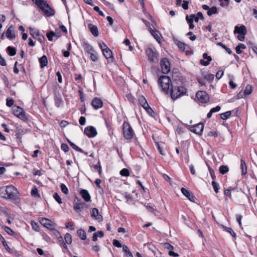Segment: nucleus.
I'll list each match as a JSON object with an SVG mask.
<instances>
[{"mask_svg": "<svg viewBox=\"0 0 257 257\" xmlns=\"http://www.w3.org/2000/svg\"><path fill=\"white\" fill-rule=\"evenodd\" d=\"M14 100L12 98H8L7 99V103L6 104L9 107H11L14 104Z\"/></svg>", "mask_w": 257, "mask_h": 257, "instance_id": "bf43d9fd", "label": "nucleus"}, {"mask_svg": "<svg viewBox=\"0 0 257 257\" xmlns=\"http://www.w3.org/2000/svg\"><path fill=\"white\" fill-rule=\"evenodd\" d=\"M77 234L82 240H85L86 238V233L84 229H80L77 230Z\"/></svg>", "mask_w": 257, "mask_h": 257, "instance_id": "c756f323", "label": "nucleus"}, {"mask_svg": "<svg viewBox=\"0 0 257 257\" xmlns=\"http://www.w3.org/2000/svg\"><path fill=\"white\" fill-rule=\"evenodd\" d=\"M84 133L90 138L95 137L97 134L96 128L92 126L86 127L84 129Z\"/></svg>", "mask_w": 257, "mask_h": 257, "instance_id": "9b49d317", "label": "nucleus"}, {"mask_svg": "<svg viewBox=\"0 0 257 257\" xmlns=\"http://www.w3.org/2000/svg\"><path fill=\"white\" fill-rule=\"evenodd\" d=\"M219 172L222 174H225L228 172L229 169L227 166L222 165L219 167Z\"/></svg>", "mask_w": 257, "mask_h": 257, "instance_id": "4c0bfd02", "label": "nucleus"}, {"mask_svg": "<svg viewBox=\"0 0 257 257\" xmlns=\"http://www.w3.org/2000/svg\"><path fill=\"white\" fill-rule=\"evenodd\" d=\"M123 135L127 140L132 139L135 136V133L132 126L128 122L124 121L122 125Z\"/></svg>", "mask_w": 257, "mask_h": 257, "instance_id": "39448f33", "label": "nucleus"}, {"mask_svg": "<svg viewBox=\"0 0 257 257\" xmlns=\"http://www.w3.org/2000/svg\"><path fill=\"white\" fill-rule=\"evenodd\" d=\"M102 53L108 62H113L114 58L112 56V53L110 49L108 47L105 48L102 50Z\"/></svg>", "mask_w": 257, "mask_h": 257, "instance_id": "4468645a", "label": "nucleus"}, {"mask_svg": "<svg viewBox=\"0 0 257 257\" xmlns=\"http://www.w3.org/2000/svg\"><path fill=\"white\" fill-rule=\"evenodd\" d=\"M17 193V188L12 185L4 186L0 188V196L4 198L15 199Z\"/></svg>", "mask_w": 257, "mask_h": 257, "instance_id": "f257e3e1", "label": "nucleus"}, {"mask_svg": "<svg viewBox=\"0 0 257 257\" xmlns=\"http://www.w3.org/2000/svg\"><path fill=\"white\" fill-rule=\"evenodd\" d=\"M55 231H56V235L57 236H59L58 237V241L59 243L62 245L65 242V241L63 240L62 237L61 236L60 232L56 230H55Z\"/></svg>", "mask_w": 257, "mask_h": 257, "instance_id": "8fccbe9b", "label": "nucleus"}, {"mask_svg": "<svg viewBox=\"0 0 257 257\" xmlns=\"http://www.w3.org/2000/svg\"><path fill=\"white\" fill-rule=\"evenodd\" d=\"M90 55V59L93 62H96L98 60V57L97 53L94 51L93 53H91Z\"/></svg>", "mask_w": 257, "mask_h": 257, "instance_id": "a18cd8bd", "label": "nucleus"}, {"mask_svg": "<svg viewBox=\"0 0 257 257\" xmlns=\"http://www.w3.org/2000/svg\"><path fill=\"white\" fill-rule=\"evenodd\" d=\"M186 91V88L182 86H173L171 85L169 93H170L171 98L173 100H175L185 94Z\"/></svg>", "mask_w": 257, "mask_h": 257, "instance_id": "7ed1b4c3", "label": "nucleus"}, {"mask_svg": "<svg viewBox=\"0 0 257 257\" xmlns=\"http://www.w3.org/2000/svg\"><path fill=\"white\" fill-rule=\"evenodd\" d=\"M5 230V231L11 235H14L15 234V232L11 229L9 227L4 226L3 227Z\"/></svg>", "mask_w": 257, "mask_h": 257, "instance_id": "49530a36", "label": "nucleus"}, {"mask_svg": "<svg viewBox=\"0 0 257 257\" xmlns=\"http://www.w3.org/2000/svg\"><path fill=\"white\" fill-rule=\"evenodd\" d=\"M217 10L216 7L214 6L209 9V11H207V15L209 16H211L213 14H216Z\"/></svg>", "mask_w": 257, "mask_h": 257, "instance_id": "a19ab883", "label": "nucleus"}, {"mask_svg": "<svg viewBox=\"0 0 257 257\" xmlns=\"http://www.w3.org/2000/svg\"><path fill=\"white\" fill-rule=\"evenodd\" d=\"M67 141L69 143V144H70V145L71 146V147L74 149V150H76L77 151H78L79 152H81V153H84V154L85 155H87V152H84V151L81 149L79 147H78V146H77L75 144H74L73 143H72V142H71L70 140H69L68 139H67Z\"/></svg>", "mask_w": 257, "mask_h": 257, "instance_id": "bb28decb", "label": "nucleus"}, {"mask_svg": "<svg viewBox=\"0 0 257 257\" xmlns=\"http://www.w3.org/2000/svg\"><path fill=\"white\" fill-rule=\"evenodd\" d=\"M55 36V33L53 31H51L47 34V37L50 41L53 40V37Z\"/></svg>", "mask_w": 257, "mask_h": 257, "instance_id": "6e6d98bb", "label": "nucleus"}, {"mask_svg": "<svg viewBox=\"0 0 257 257\" xmlns=\"http://www.w3.org/2000/svg\"><path fill=\"white\" fill-rule=\"evenodd\" d=\"M80 194L81 195L82 198L86 202L91 201V196L87 190L82 189L80 191Z\"/></svg>", "mask_w": 257, "mask_h": 257, "instance_id": "aec40b11", "label": "nucleus"}, {"mask_svg": "<svg viewBox=\"0 0 257 257\" xmlns=\"http://www.w3.org/2000/svg\"><path fill=\"white\" fill-rule=\"evenodd\" d=\"M88 27L91 32V34L95 37H97L98 35V28L96 26H95L92 24H89Z\"/></svg>", "mask_w": 257, "mask_h": 257, "instance_id": "5701e85b", "label": "nucleus"}, {"mask_svg": "<svg viewBox=\"0 0 257 257\" xmlns=\"http://www.w3.org/2000/svg\"><path fill=\"white\" fill-rule=\"evenodd\" d=\"M60 188L62 192L63 193L65 194H67L68 193V189L64 184H61L60 185Z\"/></svg>", "mask_w": 257, "mask_h": 257, "instance_id": "3c124183", "label": "nucleus"}, {"mask_svg": "<svg viewBox=\"0 0 257 257\" xmlns=\"http://www.w3.org/2000/svg\"><path fill=\"white\" fill-rule=\"evenodd\" d=\"M85 122H86L85 118L84 116H81L79 119V123L82 125H84L85 124Z\"/></svg>", "mask_w": 257, "mask_h": 257, "instance_id": "774afa93", "label": "nucleus"}, {"mask_svg": "<svg viewBox=\"0 0 257 257\" xmlns=\"http://www.w3.org/2000/svg\"><path fill=\"white\" fill-rule=\"evenodd\" d=\"M39 62L42 68L46 66L48 64L47 57L45 55H43L42 57L39 58Z\"/></svg>", "mask_w": 257, "mask_h": 257, "instance_id": "cd10ccee", "label": "nucleus"}, {"mask_svg": "<svg viewBox=\"0 0 257 257\" xmlns=\"http://www.w3.org/2000/svg\"><path fill=\"white\" fill-rule=\"evenodd\" d=\"M66 227L67 228H69L71 230H74L75 228L73 225L70 222H67L65 223Z\"/></svg>", "mask_w": 257, "mask_h": 257, "instance_id": "338daca9", "label": "nucleus"}, {"mask_svg": "<svg viewBox=\"0 0 257 257\" xmlns=\"http://www.w3.org/2000/svg\"><path fill=\"white\" fill-rule=\"evenodd\" d=\"M139 101L140 104L150 114H152L154 111L148 104L146 98L143 96H140L139 97Z\"/></svg>", "mask_w": 257, "mask_h": 257, "instance_id": "0eeeda50", "label": "nucleus"}, {"mask_svg": "<svg viewBox=\"0 0 257 257\" xmlns=\"http://www.w3.org/2000/svg\"><path fill=\"white\" fill-rule=\"evenodd\" d=\"M196 97L202 103H206L209 100L208 94L204 91H198L196 93Z\"/></svg>", "mask_w": 257, "mask_h": 257, "instance_id": "9d476101", "label": "nucleus"}, {"mask_svg": "<svg viewBox=\"0 0 257 257\" xmlns=\"http://www.w3.org/2000/svg\"><path fill=\"white\" fill-rule=\"evenodd\" d=\"M112 244L114 246L117 247H122V246H123L121 245L120 242L118 240L115 239H113Z\"/></svg>", "mask_w": 257, "mask_h": 257, "instance_id": "4d7b16f0", "label": "nucleus"}, {"mask_svg": "<svg viewBox=\"0 0 257 257\" xmlns=\"http://www.w3.org/2000/svg\"><path fill=\"white\" fill-rule=\"evenodd\" d=\"M150 32L156 41L160 43L162 38L160 32L156 30H153L151 28H150Z\"/></svg>", "mask_w": 257, "mask_h": 257, "instance_id": "4be33fe9", "label": "nucleus"}, {"mask_svg": "<svg viewBox=\"0 0 257 257\" xmlns=\"http://www.w3.org/2000/svg\"><path fill=\"white\" fill-rule=\"evenodd\" d=\"M187 36H190L189 39L191 41H194L196 39V36L194 35L193 34V33L192 32H189L187 34Z\"/></svg>", "mask_w": 257, "mask_h": 257, "instance_id": "69168bd1", "label": "nucleus"}, {"mask_svg": "<svg viewBox=\"0 0 257 257\" xmlns=\"http://www.w3.org/2000/svg\"><path fill=\"white\" fill-rule=\"evenodd\" d=\"M214 76L213 74H209L204 76V78L208 81H212L214 79Z\"/></svg>", "mask_w": 257, "mask_h": 257, "instance_id": "0e129e2a", "label": "nucleus"}, {"mask_svg": "<svg viewBox=\"0 0 257 257\" xmlns=\"http://www.w3.org/2000/svg\"><path fill=\"white\" fill-rule=\"evenodd\" d=\"M30 35L34 38H36L38 36H39V32L38 31L33 29L32 28L30 29Z\"/></svg>", "mask_w": 257, "mask_h": 257, "instance_id": "ea45409f", "label": "nucleus"}, {"mask_svg": "<svg viewBox=\"0 0 257 257\" xmlns=\"http://www.w3.org/2000/svg\"><path fill=\"white\" fill-rule=\"evenodd\" d=\"M86 205L84 202H82L76 196L75 197V202L73 206V209L76 211H80V209L83 208V206Z\"/></svg>", "mask_w": 257, "mask_h": 257, "instance_id": "f3484780", "label": "nucleus"}, {"mask_svg": "<svg viewBox=\"0 0 257 257\" xmlns=\"http://www.w3.org/2000/svg\"><path fill=\"white\" fill-rule=\"evenodd\" d=\"M212 185L213 186V189L215 193H217L219 191V190L220 189V186L219 184L216 182L215 181H213L212 182Z\"/></svg>", "mask_w": 257, "mask_h": 257, "instance_id": "c03bdc74", "label": "nucleus"}, {"mask_svg": "<svg viewBox=\"0 0 257 257\" xmlns=\"http://www.w3.org/2000/svg\"><path fill=\"white\" fill-rule=\"evenodd\" d=\"M1 239L3 242V245L5 247L6 249H7L8 251H10V248L9 247L6 241L5 240V238L3 237H1Z\"/></svg>", "mask_w": 257, "mask_h": 257, "instance_id": "680f3d73", "label": "nucleus"}, {"mask_svg": "<svg viewBox=\"0 0 257 257\" xmlns=\"http://www.w3.org/2000/svg\"><path fill=\"white\" fill-rule=\"evenodd\" d=\"M217 45L221 47L222 48H223L224 49H225L226 50V51L229 54H231V53H232V51L229 49L228 48H227L224 44H222V43H220V42H219L217 44Z\"/></svg>", "mask_w": 257, "mask_h": 257, "instance_id": "de8ad7c7", "label": "nucleus"}, {"mask_svg": "<svg viewBox=\"0 0 257 257\" xmlns=\"http://www.w3.org/2000/svg\"><path fill=\"white\" fill-rule=\"evenodd\" d=\"M246 46L244 44L240 43L235 48L236 52L237 54H241L242 51H241V49H246Z\"/></svg>", "mask_w": 257, "mask_h": 257, "instance_id": "f704fd0d", "label": "nucleus"}, {"mask_svg": "<svg viewBox=\"0 0 257 257\" xmlns=\"http://www.w3.org/2000/svg\"><path fill=\"white\" fill-rule=\"evenodd\" d=\"M61 148L65 152H67L69 151V147L66 144H62Z\"/></svg>", "mask_w": 257, "mask_h": 257, "instance_id": "e2e57ef3", "label": "nucleus"}, {"mask_svg": "<svg viewBox=\"0 0 257 257\" xmlns=\"http://www.w3.org/2000/svg\"><path fill=\"white\" fill-rule=\"evenodd\" d=\"M31 195L35 197H40V195L39 193L38 190L37 188L35 187L31 191Z\"/></svg>", "mask_w": 257, "mask_h": 257, "instance_id": "37998d69", "label": "nucleus"}, {"mask_svg": "<svg viewBox=\"0 0 257 257\" xmlns=\"http://www.w3.org/2000/svg\"><path fill=\"white\" fill-rule=\"evenodd\" d=\"M53 198L55 199V200L60 204H62V200H61V197H60V196L58 195V194L56 192L54 193L53 194Z\"/></svg>", "mask_w": 257, "mask_h": 257, "instance_id": "09e8293b", "label": "nucleus"}, {"mask_svg": "<svg viewBox=\"0 0 257 257\" xmlns=\"http://www.w3.org/2000/svg\"><path fill=\"white\" fill-rule=\"evenodd\" d=\"M40 222L42 225L50 229H53L55 226L53 222L46 218H41Z\"/></svg>", "mask_w": 257, "mask_h": 257, "instance_id": "f8f14e48", "label": "nucleus"}, {"mask_svg": "<svg viewBox=\"0 0 257 257\" xmlns=\"http://www.w3.org/2000/svg\"><path fill=\"white\" fill-rule=\"evenodd\" d=\"M204 128V124L202 123H199L191 127V131L198 135H201Z\"/></svg>", "mask_w": 257, "mask_h": 257, "instance_id": "dca6fc26", "label": "nucleus"}, {"mask_svg": "<svg viewBox=\"0 0 257 257\" xmlns=\"http://www.w3.org/2000/svg\"><path fill=\"white\" fill-rule=\"evenodd\" d=\"M231 114V111H226L225 112L221 113L220 114V117L221 119H222L223 120H225V119L229 118L230 117Z\"/></svg>", "mask_w": 257, "mask_h": 257, "instance_id": "473e14b6", "label": "nucleus"}, {"mask_svg": "<svg viewBox=\"0 0 257 257\" xmlns=\"http://www.w3.org/2000/svg\"><path fill=\"white\" fill-rule=\"evenodd\" d=\"M7 51L9 55L13 56L16 54V49L13 47L9 46L7 48Z\"/></svg>", "mask_w": 257, "mask_h": 257, "instance_id": "7c9ffc66", "label": "nucleus"}, {"mask_svg": "<svg viewBox=\"0 0 257 257\" xmlns=\"http://www.w3.org/2000/svg\"><path fill=\"white\" fill-rule=\"evenodd\" d=\"M7 38L11 40H13L16 38L15 27L11 25L7 29L5 32Z\"/></svg>", "mask_w": 257, "mask_h": 257, "instance_id": "ddd939ff", "label": "nucleus"}, {"mask_svg": "<svg viewBox=\"0 0 257 257\" xmlns=\"http://www.w3.org/2000/svg\"><path fill=\"white\" fill-rule=\"evenodd\" d=\"M203 58L204 59H207V61H204L203 60H200V63L204 66H207L210 63L212 59L210 56H208L207 53H203Z\"/></svg>", "mask_w": 257, "mask_h": 257, "instance_id": "b1692460", "label": "nucleus"}, {"mask_svg": "<svg viewBox=\"0 0 257 257\" xmlns=\"http://www.w3.org/2000/svg\"><path fill=\"white\" fill-rule=\"evenodd\" d=\"M177 45L178 48L183 51H187L186 49L189 48L186 44L181 42H178Z\"/></svg>", "mask_w": 257, "mask_h": 257, "instance_id": "2f4dec72", "label": "nucleus"}, {"mask_svg": "<svg viewBox=\"0 0 257 257\" xmlns=\"http://www.w3.org/2000/svg\"><path fill=\"white\" fill-rule=\"evenodd\" d=\"M208 170H209L210 175L212 179L213 180V181H215V180L216 179V176H215L214 170L209 166H208Z\"/></svg>", "mask_w": 257, "mask_h": 257, "instance_id": "5fc2aeb1", "label": "nucleus"}, {"mask_svg": "<svg viewBox=\"0 0 257 257\" xmlns=\"http://www.w3.org/2000/svg\"><path fill=\"white\" fill-rule=\"evenodd\" d=\"M146 53L149 60L151 62L158 60V54L154 48H148L146 50Z\"/></svg>", "mask_w": 257, "mask_h": 257, "instance_id": "423d86ee", "label": "nucleus"}, {"mask_svg": "<svg viewBox=\"0 0 257 257\" xmlns=\"http://www.w3.org/2000/svg\"><path fill=\"white\" fill-rule=\"evenodd\" d=\"M83 47L84 50L88 54H90L91 53H93V52L95 51L92 46L89 45L87 42H84L83 44Z\"/></svg>", "mask_w": 257, "mask_h": 257, "instance_id": "393cba45", "label": "nucleus"}, {"mask_svg": "<svg viewBox=\"0 0 257 257\" xmlns=\"http://www.w3.org/2000/svg\"><path fill=\"white\" fill-rule=\"evenodd\" d=\"M240 167L241 169V174L242 175H245L247 173V166L244 160L241 159L240 160Z\"/></svg>", "mask_w": 257, "mask_h": 257, "instance_id": "a878e982", "label": "nucleus"}, {"mask_svg": "<svg viewBox=\"0 0 257 257\" xmlns=\"http://www.w3.org/2000/svg\"><path fill=\"white\" fill-rule=\"evenodd\" d=\"M65 241L68 244H70L72 243V236L69 233H67L65 234L64 236Z\"/></svg>", "mask_w": 257, "mask_h": 257, "instance_id": "c9c22d12", "label": "nucleus"}, {"mask_svg": "<svg viewBox=\"0 0 257 257\" xmlns=\"http://www.w3.org/2000/svg\"><path fill=\"white\" fill-rule=\"evenodd\" d=\"M156 145L157 147V149L159 151V153L161 155H165L164 152L163 151L161 145L159 143H156Z\"/></svg>", "mask_w": 257, "mask_h": 257, "instance_id": "052dcab7", "label": "nucleus"}, {"mask_svg": "<svg viewBox=\"0 0 257 257\" xmlns=\"http://www.w3.org/2000/svg\"><path fill=\"white\" fill-rule=\"evenodd\" d=\"M122 250L123 252L126 254L128 257H134L132 253L130 251L128 247L126 245H123L122 246Z\"/></svg>", "mask_w": 257, "mask_h": 257, "instance_id": "e433bc0d", "label": "nucleus"}, {"mask_svg": "<svg viewBox=\"0 0 257 257\" xmlns=\"http://www.w3.org/2000/svg\"><path fill=\"white\" fill-rule=\"evenodd\" d=\"M14 114L19 118H26V114L23 109L20 106L14 105L13 107Z\"/></svg>", "mask_w": 257, "mask_h": 257, "instance_id": "1a4fd4ad", "label": "nucleus"}, {"mask_svg": "<svg viewBox=\"0 0 257 257\" xmlns=\"http://www.w3.org/2000/svg\"><path fill=\"white\" fill-rule=\"evenodd\" d=\"M31 225L32 226V228L38 231L39 230V225L37 222H36L35 221H31Z\"/></svg>", "mask_w": 257, "mask_h": 257, "instance_id": "603ef678", "label": "nucleus"}, {"mask_svg": "<svg viewBox=\"0 0 257 257\" xmlns=\"http://www.w3.org/2000/svg\"><path fill=\"white\" fill-rule=\"evenodd\" d=\"M91 216L94 217L97 221L101 222L103 220V217L99 213L98 209L96 208H93L91 211Z\"/></svg>", "mask_w": 257, "mask_h": 257, "instance_id": "2eb2a0df", "label": "nucleus"}, {"mask_svg": "<svg viewBox=\"0 0 257 257\" xmlns=\"http://www.w3.org/2000/svg\"><path fill=\"white\" fill-rule=\"evenodd\" d=\"M158 83L162 89V90L167 94L170 92V85L171 86V80L169 77L163 75L158 79Z\"/></svg>", "mask_w": 257, "mask_h": 257, "instance_id": "20e7f679", "label": "nucleus"}, {"mask_svg": "<svg viewBox=\"0 0 257 257\" xmlns=\"http://www.w3.org/2000/svg\"><path fill=\"white\" fill-rule=\"evenodd\" d=\"M162 71L164 74H168L170 71V64L169 60L164 58L160 62Z\"/></svg>", "mask_w": 257, "mask_h": 257, "instance_id": "6e6552de", "label": "nucleus"}, {"mask_svg": "<svg viewBox=\"0 0 257 257\" xmlns=\"http://www.w3.org/2000/svg\"><path fill=\"white\" fill-rule=\"evenodd\" d=\"M94 169L98 171L99 175H100L101 173V167L100 162H98L97 164L94 166Z\"/></svg>", "mask_w": 257, "mask_h": 257, "instance_id": "13d9d810", "label": "nucleus"}, {"mask_svg": "<svg viewBox=\"0 0 257 257\" xmlns=\"http://www.w3.org/2000/svg\"><path fill=\"white\" fill-rule=\"evenodd\" d=\"M37 7L41 10L47 17L53 16L55 15V10L51 8L44 0H32Z\"/></svg>", "mask_w": 257, "mask_h": 257, "instance_id": "f03ea898", "label": "nucleus"}, {"mask_svg": "<svg viewBox=\"0 0 257 257\" xmlns=\"http://www.w3.org/2000/svg\"><path fill=\"white\" fill-rule=\"evenodd\" d=\"M234 33H238V34L246 35L247 33L246 27L244 25H241L240 27L236 26L235 27Z\"/></svg>", "mask_w": 257, "mask_h": 257, "instance_id": "412c9836", "label": "nucleus"}, {"mask_svg": "<svg viewBox=\"0 0 257 257\" xmlns=\"http://www.w3.org/2000/svg\"><path fill=\"white\" fill-rule=\"evenodd\" d=\"M181 190L182 194L185 196H186L189 200L192 202H194L195 197L194 195L192 194V193L189 190L186 189L184 188H182Z\"/></svg>", "mask_w": 257, "mask_h": 257, "instance_id": "6ab92c4d", "label": "nucleus"}, {"mask_svg": "<svg viewBox=\"0 0 257 257\" xmlns=\"http://www.w3.org/2000/svg\"><path fill=\"white\" fill-rule=\"evenodd\" d=\"M204 19L203 14L201 12H198L196 15H195V17L193 19V20L196 22H198L199 19L203 20Z\"/></svg>", "mask_w": 257, "mask_h": 257, "instance_id": "79ce46f5", "label": "nucleus"}, {"mask_svg": "<svg viewBox=\"0 0 257 257\" xmlns=\"http://www.w3.org/2000/svg\"><path fill=\"white\" fill-rule=\"evenodd\" d=\"M252 91V86L250 85H247L243 91V94L245 96L248 95L251 93Z\"/></svg>", "mask_w": 257, "mask_h": 257, "instance_id": "72a5a7b5", "label": "nucleus"}, {"mask_svg": "<svg viewBox=\"0 0 257 257\" xmlns=\"http://www.w3.org/2000/svg\"><path fill=\"white\" fill-rule=\"evenodd\" d=\"M120 174L122 176H128L130 175L129 171L127 169L124 168L120 171Z\"/></svg>", "mask_w": 257, "mask_h": 257, "instance_id": "864d4df0", "label": "nucleus"}, {"mask_svg": "<svg viewBox=\"0 0 257 257\" xmlns=\"http://www.w3.org/2000/svg\"><path fill=\"white\" fill-rule=\"evenodd\" d=\"M91 104L95 109H97L102 107L103 102L100 98L95 97L92 100Z\"/></svg>", "mask_w": 257, "mask_h": 257, "instance_id": "a211bd4d", "label": "nucleus"}, {"mask_svg": "<svg viewBox=\"0 0 257 257\" xmlns=\"http://www.w3.org/2000/svg\"><path fill=\"white\" fill-rule=\"evenodd\" d=\"M223 228L225 229L226 231L229 233L230 235L235 239L236 236V233L233 231V230L231 228L224 226H223Z\"/></svg>", "mask_w": 257, "mask_h": 257, "instance_id": "58836bf2", "label": "nucleus"}, {"mask_svg": "<svg viewBox=\"0 0 257 257\" xmlns=\"http://www.w3.org/2000/svg\"><path fill=\"white\" fill-rule=\"evenodd\" d=\"M104 236V233L102 231H98L96 232H95L93 234L92 236V240L93 241H96L97 240L98 237H102Z\"/></svg>", "mask_w": 257, "mask_h": 257, "instance_id": "c85d7f7f", "label": "nucleus"}]
</instances>
